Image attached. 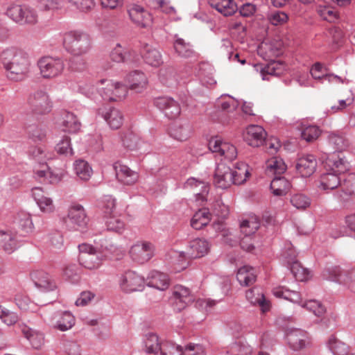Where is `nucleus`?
<instances>
[{
  "instance_id": "obj_12",
  "label": "nucleus",
  "mask_w": 355,
  "mask_h": 355,
  "mask_svg": "<svg viewBox=\"0 0 355 355\" xmlns=\"http://www.w3.org/2000/svg\"><path fill=\"white\" fill-rule=\"evenodd\" d=\"M154 105L169 119L178 118L181 113L180 103L169 96H160L155 98Z\"/></svg>"
},
{
  "instance_id": "obj_40",
  "label": "nucleus",
  "mask_w": 355,
  "mask_h": 355,
  "mask_svg": "<svg viewBox=\"0 0 355 355\" xmlns=\"http://www.w3.org/2000/svg\"><path fill=\"white\" fill-rule=\"evenodd\" d=\"M247 300L254 305H259L263 312L269 309V302L259 288H253L246 291Z\"/></svg>"
},
{
  "instance_id": "obj_61",
  "label": "nucleus",
  "mask_w": 355,
  "mask_h": 355,
  "mask_svg": "<svg viewBox=\"0 0 355 355\" xmlns=\"http://www.w3.org/2000/svg\"><path fill=\"white\" fill-rule=\"evenodd\" d=\"M212 214L220 219H225L229 214V207L220 199L216 200L211 205Z\"/></svg>"
},
{
  "instance_id": "obj_16",
  "label": "nucleus",
  "mask_w": 355,
  "mask_h": 355,
  "mask_svg": "<svg viewBox=\"0 0 355 355\" xmlns=\"http://www.w3.org/2000/svg\"><path fill=\"white\" fill-rule=\"evenodd\" d=\"M98 113L104 119L110 128L113 130H117L123 125V114L117 108L103 107L98 109Z\"/></svg>"
},
{
  "instance_id": "obj_33",
  "label": "nucleus",
  "mask_w": 355,
  "mask_h": 355,
  "mask_svg": "<svg viewBox=\"0 0 355 355\" xmlns=\"http://www.w3.org/2000/svg\"><path fill=\"white\" fill-rule=\"evenodd\" d=\"M185 187L193 189L197 201L202 202L206 200V196L208 193V185L205 182L191 178L187 180Z\"/></svg>"
},
{
  "instance_id": "obj_14",
  "label": "nucleus",
  "mask_w": 355,
  "mask_h": 355,
  "mask_svg": "<svg viewBox=\"0 0 355 355\" xmlns=\"http://www.w3.org/2000/svg\"><path fill=\"white\" fill-rule=\"evenodd\" d=\"M209 148L211 151L223 156L229 160L234 159L237 156V150L232 144L223 142L218 138H212L209 141Z\"/></svg>"
},
{
  "instance_id": "obj_29",
  "label": "nucleus",
  "mask_w": 355,
  "mask_h": 355,
  "mask_svg": "<svg viewBox=\"0 0 355 355\" xmlns=\"http://www.w3.org/2000/svg\"><path fill=\"white\" fill-rule=\"evenodd\" d=\"M16 233L10 228H3L0 230V245L8 254H11L17 248Z\"/></svg>"
},
{
  "instance_id": "obj_43",
  "label": "nucleus",
  "mask_w": 355,
  "mask_h": 355,
  "mask_svg": "<svg viewBox=\"0 0 355 355\" xmlns=\"http://www.w3.org/2000/svg\"><path fill=\"white\" fill-rule=\"evenodd\" d=\"M284 161L278 157H273L266 161V172L268 175H282L286 171Z\"/></svg>"
},
{
  "instance_id": "obj_51",
  "label": "nucleus",
  "mask_w": 355,
  "mask_h": 355,
  "mask_svg": "<svg viewBox=\"0 0 355 355\" xmlns=\"http://www.w3.org/2000/svg\"><path fill=\"white\" fill-rule=\"evenodd\" d=\"M340 189L343 193L340 195V197L343 200L347 196H355V175L349 173L343 178Z\"/></svg>"
},
{
  "instance_id": "obj_9",
  "label": "nucleus",
  "mask_w": 355,
  "mask_h": 355,
  "mask_svg": "<svg viewBox=\"0 0 355 355\" xmlns=\"http://www.w3.org/2000/svg\"><path fill=\"white\" fill-rule=\"evenodd\" d=\"M145 282L144 277L132 270L125 272L119 279L120 288L126 293L141 291L144 288Z\"/></svg>"
},
{
  "instance_id": "obj_57",
  "label": "nucleus",
  "mask_w": 355,
  "mask_h": 355,
  "mask_svg": "<svg viewBox=\"0 0 355 355\" xmlns=\"http://www.w3.org/2000/svg\"><path fill=\"white\" fill-rule=\"evenodd\" d=\"M174 49L179 55L184 58H189L193 53L189 43H186L184 40L181 38H178L175 41Z\"/></svg>"
},
{
  "instance_id": "obj_54",
  "label": "nucleus",
  "mask_w": 355,
  "mask_h": 355,
  "mask_svg": "<svg viewBox=\"0 0 355 355\" xmlns=\"http://www.w3.org/2000/svg\"><path fill=\"white\" fill-rule=\"evenodd\" d=\"M317 12L322 19L329 22H335L338 19V12L334 8L329 6H318Z\"/></svg>"
},
{
  "instance_id": "obj_18",
  "label": "nucleus",
  "mask_w": 355,
  "mask_h": 355,
  "mask_svg": "<svg viewBox=\"0 0 355 355\" xmlns=\"http://www.w3.org/2000/svg\"><path fill=\"white\" fill-rule=\"evenodd\" d=\"M324 168L338 175L345 173L349 169V164L340 153H333L324 162Z\"/></svg>"
},
{
  "instance_id": "obj_5",
  "label": "nucleus",
  "mask_w": 355,
  "mask_h": 355,
  "mask_svg": "<svg viewBox=\"0 0 355 355\" xmlns=\"http://www.w3.org/2000/svg\"><path fill=\"white\" fill-rule=\"evenodd\" d=\"M78 261L80 264L88 270H94L100 267L103 261L101 251L87 243L79 245Z\"/></svg>"
},
{
  "instance_id": "obj_42",
  "label": "nucleus",
  "mask_w": 355,
  "mask_h": 355,
  "mask_svg": "<svg viewBox=\"0 0 355 355\" xmlns=\"http://www.w3.org/2000/svg\"><path fill=\"white\" fill-rule=\"evenodd\" d=\"M343 180L340 175L327 171L320 177V187L324 190H333L340 187Z\"/></svg>"
},
{
  "instance_id": "obj_1",
  "label": "nucleus",
  "mask_w": 355,
  "mask_h": 355,
  "mask_svg": "<svg viewBox=\"0 0 355 355\" xmlns=\"http://www.w3.org/2000/svg\"><path fill=\"white\" fill-rule=\"evenodd\" d=\"M6 77L12 81L25 80L31 69V60L28 54L16 49H7L1 55Z\"/></svg>"
},
{
  "instance_id": "obj_52",
  "label": "nucleus",
  "mask_w": 355,
  "mask_h": 355,
  "mask_svg": "<svg viewBox=\"0 0 355 355\" xmlns=\"http://www.w3.org/2000/svg\"><path fill=\"white\" fill-rule=\"evenodd\" d=\"M74 171L76 175L81 180H88L92 174V169L85 160L78 159L74 163Z\"/></svg>"
},
{
  "instance_id": "obj_22",
  "label": "nucleus",
  "mask_w": 355,
  "mask_h": 355,
  "mask_svg": "<svg viewBox=\"0 0 355 355\" xmlns=\"http://www.w3.org/2000/svg\"><path fill=\"white\" fill-rule=\"evenodd\" d=\"M173 299L175 309L181 311L187 305L194 300L193 296L190 291L181 285H177L174 287L173 291Z\"/></svg>"
},
{
  "instance_id": "obj_4",
  "label": "nucleus",
  "mask_w": 355,
  "mask_h": 355,
  "mask_svg": "<svg viewBox=\"0 0 355 355\" xmlns=\"http://www.w3.org/2000/svg\"><path fill=\"white\" fill-rule=\"evenodd\" d=\"M6 15L15 22L20 24H35L38 15L36 10L28 5L12 4L8 7Z\"/></svg>"
},
{
  "instance_id": "obj_55",
  "label": "nucleus",
  "mask_w": 355,
  "mask_h": 355,
  "mask_svg": "<svg viewBox=\"0 0 355 355\" xmlns=\"http://www.w3.org/2000/svg\"><path fill=\"white\" fill-rule=\"evenodd\" d=\"M183 349L173 342L164 340L158 355H182Z\"/></svg>"
},
{
  "instance_id": "obj_56",
  "label": "nucleus",
  "mask_w": 355,
  "mask_h": 355,
  "mask_svg": "<svg viewBox=\"0 0 355 355\" xmlns=\"http://www.w3.org/2000/svg\"><path fill=\"white\" fill-rule=\"evenodd\" d=\"M259 227V221L256 216L243 220L241 224V232L246 235L254 234Z\"/></svg>"
},
{
  "instance_id": "obj_34",
  "label": "nucleus",
  "mask_w": 355,
  "mask_h": 355,
  "mask_svg": "<svg viewBox=\"0 0 355 355\" xmlns=\"http://www.w3.org/2000/svg\"><path fill=\"white\" fill-rule=\"evenodd\" d=\"M114 168L118 180L123 184L131 185L137 181L138 174L127 166L116 164Z\"/></svg>"
},
{
  "instance_id": "obj_20",
  "label": "nucleus",
  "mask_w": 355,
  "mask_h": 355,
  "mask_svg": "<svg viewBox=\"0 0 355 355\" xmlns=\"http://www.w3.org/2000/svg\"><path fill=\"white\" fill-rule=\"evenodd\" d=\"M128 11L130 18L137 25L141 27H147L150 24L151 15L144 7L132 4L129 6Z\"/></svg>"
},
{
  "instance_id": "obj_30",
  "label": "nucleus",
  "mask_w": 355,
  "mask_h": 355,
  "mask_svg": "<svg viewBox=\"0 0 355 355\" xmlns=\"http://www.w3.org/2000/svg\"><path fill=\"white\" fill-rule=\"evenodd\" d=\"M289 257L288 262L291 264V270L295 279L298 281H306L309 279L310 272L308 269L304 268L301 263L295 260L296 254L294 250L289 249L288 252Z\"/></svg>"
},
{
  "instance_id": "obj_15",
  "label": "nucleus",
  "mask_w": 355,
  "mask_h": 355,
  "mask_svg": "<svg viewBox=\"0 0 355 355\" xmlns=\"http://www.w3.org/2000/svg\"><path fill=\"white\" fill-rule=\"evenodd\" d=\"M286 339L289 347L295 351L303 349L311 344L308 334L302 329L291 330L286 334Z\"/></svg>"
},
{
  "instance_id": "obj_45",
  "label": "nucleus",
  "mask_w": 355,
  "mask_h": 355,
  "mask_svg": "<svg viewBox=\"0 0 355 355\" xmlns=\"http://www.w3.org/2000/svg\"><path fill=\"white\" fill-rule=\"evenodd\" d=\"M211 214L209 209L203 208L195 213L191 220V225L196 230H200L207 225L210 221Z\"/></svg>"
},
{
  "instance_id": "obj_2",
  "label": "nucleus",
  "mask_w": 355,
  "mask_h": 355,
  "mask_svg": "<svg viewBox=\"0 0 355 355\" xmlns=\"http://www.w3.org/2000/svg\"><path fill=\"white\" fill-rule=\"evenodd\" d=\"M63 46L73 56H83L89 51L92 41L88 34L79 31H71L64 33Z\"/></svg>"
},
{
  "instance_id": "obj_37",
  "label": "nucleus",
  "mask_w": 355,
  "mask_h": 355,
  "mask_svg": "<svg viewBox=\"0 0 355 355\" xmlns=\"http://www.w3.org/2000/svg\"><path fill=\"white\" fill-rule=\"evenodd\" d=\"M166 259L175 266V270L181 271L187 266L189 258L186 252L170 250L166 254Z\"/></svg>"
},
{
  "instance_id": "obj_27",
  "label": "nucleus",
  "mask_w": 355,
  "mask_h": 355,
  "mask_svg": "<svg viewBox=\"0 0 355 355\" xmlns=\"http://www.w3.org/2000/svg\"><path fill=\"white\" fill-rule=\"evenodd\" d=\"M126 81L131 90L141 92L147 87L148 81L145 73L141 71H131L126 76Z\"/></svg>"
},
{
  "instance_id": "obj_38",
  "label": "nucleus",
  "mask_w": 355,
  "mask_h": 355,
  "mask_svg": "<svg viewBox=\"0 0 355 355\" xmlns=\"http://www.w3.org/2000/svg\"><path fill=\"white\" fill-rule=\"evenodd\" d=\"M209 4L225 17L232 15L238 9L234 0H209Z\"/></svg>"
},
{
  "instance_id": "obj_6",
  "label": "nucleus",
  "mask_w": 355,
  "mask_h": 355,
  "mask_svg": "<svg viewBox=\"0 0 355 355\" xmlns=\"http://www.w3.org/2000/svg\"><path fill=\"white\" fill-rule=\"evenodd\" d=\"M37 66L40 74L44 78H55L62 74L64 69V63L62 59L49 56L40 58Z\"/></svg>"
},
{
  "instance_id": "obj_28",
  "label": "nucleus",
  "mask_w": 355,
  "mask_h": 355,
  "mask_svg": "<svg viewBox=\"0 0 355 355\" xmlns=\"http://www.w3.org/2000/svg\"><path fill=\"white\" fill-rule=\"evenodd\" d=\"M164 341L155 333L146 334L143 337L142 349L148 354L158 355Z\"/></svg>"
},
{
  "instance_id": "obj_13",
  "label": "nucleus",
  "mask_w": 355,
  "mask_h": 355,
  "mask_svg": "<svg viewBox=\"0 0 355 355\" xmlns=\"http://www.w3.org/2000/svg\"><path fill=\"white\" fill-rule=\"evenodd\" d=\"M35 178L40 182L56 184L64 176L63 170L51 171L45 164H41L34 169Z\"/></svg>"
},
{
  "instance_id": "obj_21",
  "label": "nucleus",
  "mask_w": 355,
  "mask_h": 355,
  "mask_svg": "<svg viewBox=\"0 0 355 355\" xmlns=\"http://www.w3.org/2000/svg\"><path fill=\"white\" fill-rule=\"evenodd\" d=\"M317 167V160L313 155H306L297 159L295 169L303 178L310 177L314 173Z\"/></svg>"
},
{
  "instance_id": "obj_26",
  "label": "nucleus",
  "mask_w": 355,
  "mask_h": 355,
  "mask_svg": "<svg viewBox=\"0 0 355 355\" xmlns=\"http://www.w3.org/2000/svg\"><path fill=\"white\" fill-rule=\"evenodd\" d=\"M257 70H260V74L263 80H269L271 76L282 75L286 70V65L281 61L273 60L268 64L262 66H257Z\"/></svg>"
},
{
  "instance_id": "obj_36",
  "label": "nucleus",
  "mask_w": 355,
  "mask_h": 355,
  "mask_svg": "<svg viewBox=\"0 0 355 355\" xmlns=\"http://www.w3.org/2000/svg\"><path fill=\"white\" fill-rule=\"evenodd\" d=\"M147 285L160 291L167 289L170 284L168 276L159 271L151 272L147 278Z\"/></svg>"
},
{
  "instance_id": "obj_32",
  "label": "nucleus",
  "mask_w": 355,
  "mask_h": 355,
  "mask_svg": "<svg viewBox=\"0 0 355 355\" xmlns=\"http://www.w3.org/2000/svg\"><path fill=\"white\" fill-rule=\"evenodd\" d=\"M114 209V200H112L108 202V205L105 211L106 214L110 215L106 220V225L108 230L121 232L124 229L125 224L119 216L113 214Z\"/></svg>"
},
{
  "instance_id": "obj_11",
  "label": "nucleus",
  "mask_w": 355,
  "mask_h": 355,
  "mask_svg": "<svg viewBox=\"0 0 355 355\" xmlns=\"http://www.w3.org/2000/svg\"><path fill=\"white\" fill-rule=\"evenodd\" d=\"M155 247L148 241H138L130 250V255L133 261L144 263L148 261L153 256Z\"/></svg>"
},
{
  "instance_id": "obj_23",
  "label": "nucleus",
  "mask_w": 355,
  "mask_h": 355,
  "mask_svg": "<svg viewBox=\"0 0 355 355\" xmlns=\"http://www.w3.org/2000/svg\"><path fill=\"white\" fill-rule=\"evenodd\" d=\"M266 136V131L261 126L252 125L246 128L244 139L248 145L258 147L263 143Z\"/></svg>"
},
{
  "instance_id": "obj_47",
  "label": "nucleus",
  "mask_w": 355,
  "mask_h": 355,
  "mask_svg": "<svg viewBox=\"0 0 355 355\" xmlns=\"http://www.w3.org/2000/svg\"><path fill=\"white\" fill-rule=\"evenodd\" d=\"M63 130L69 132H76L80 129L81 124L76 116L69 112H65L62 116Z\"/></svg>"
},
{
  "instance_id": "obj_25",
  "label": "nucleus",
  "mask_w": 355,
  "mask_h": 355,
  "mask_svg": "<svg viewBox=\"0 0 355 355\" xmlns=\"http://www.w3.org/2000/svg\"><path fill=\"white\" fill-rule=\"evenodd\" d=\"M209 250V244L203 239L191 241L187 248L186 254L189 259H196L205 256Z\"/></svg>"
},
{
  "instance_id": "obj_41",
  "label": "nucleus",
  "mask_w": 355,
  "mask_h": 355,
  "mask_svg": "<svg viewBox=\"0 0 355 355\" xmlns=\"http://www.w3.org/2000/svg\"><path fill=\"white\" fill-rule=\"evenodd\" d=\"M310 73L312 78L317 80L336 82L339 79L338 76L328 73L326 67L320 62H316L312 65Z\"/></svg>"
},
{
  "instance_id": "obj_19",
  "label": "nucleus",
  "mask_w": 355,
  "mask_h": 355,
  "mask_svg": "<svg viewBox=\"0 0 355 355\" xmlns=\"http://www.w3.org/2000/svg\"><path fill=\"white\" fill-rule=\"evenodd\" d=\"M214 182L217 187L226 189L234 182L232 169L225 164H218L214 173Z\"/></svg>"
},
{
  "instance_id": "obj_35",
  "label": "nucleus",
  "mask_w": 355,
  "mask_h": 355,
  "mask_svg": "<svg viewBox=\"0 0 355 355\" xmlns=\"http://www.w3.org/2000/svg\"><path fill=\"white\" fill-rule=\"evenodd\" d=\"M110 58L115 62H136L138 60V55L133 50L125 51L120 44H116L110 53Z\"/></svg>"
},
{
  "instance_id": "obj_10",
  "label": "nucleus",
  "mask_w": 355,
  "mask_h": 355,
  "mask_svg": "<svg viewBox=\"0 0 355 355\" xmlns=\"http://www.w3.org/2000/svg\"><path fill=\"white\" fill-rule=\"evenodd\" d=\"M27 103L31 111L37 114H47L51 110V103L49 95L41 90L30 95Z\"/></svg>"
},
{
  "instance_id": "obj_44",
  "label": "nucleus",
  "mask_w": 355,
  "mask_h": 355,
  "mask_svg": "<svg viewBox=\"0 0 355 355\" xmlns=\"http://www.w3.org/2000/svg\"><path fill=\"white\" fill-rule=\"evenodd\" d=\"M272 293L273 295L278 298H284L301 306L304 302L299 293L284 287L275 288L273 289Z\"/></svg>"
},
{
  "instance_id": "obj_3",
  "label": "nucleus",
  "mask_w": 355,
  "mask_h": 355,
  "mask_svg": "<svg viewBox=\"0 0 355 355\" xmlns=\"http://www.w3.org/2000/svg\"><path fill=\"white\" fill-rule=\"evenodd\" d=\"M323 276L355 293V266L345 268L332 266L324 272Z\"/></svg>"
},
{
  "instance_id": "obj_63",
  "label": "nucleus",
  "mask_w": 355,
  "mask_h": 355,
  "mask_svg": "<svg viewBox=\"0 0 355 355\" xmlns=\"http://www.w3.org/2000/svg\"><path fill=\"white\" fill-rule=\"evenodd\" d=\"M302 306L312 312L316 316H321L325 312L324 306L318 301L309 300L302 304Z\"/></svg>"
},
{
  "instance_id": "obj_58",
  "label": "nucleus",
  "mask_w": 355,
  "mask_h": 355,
  "mask_svg": "<svg viewBox=\"0 0 355 355\" xmlns=\"http://www.w3.org/2000/svg\"><path fill=\"white\" fill-rule=\"evenodd\" d=\"M159 79L160 82L165 85H171L175 80V73L173 68H162L159 71Z\"/></svg>"
},
{
  "instance_id": "obj_49",
  "label": "nucleus",
  "mask_w": 355,
  "mask_h": 355,
  "mask_svg": "<svg viewBox=\"0 0 355 355\" xmlns=\"http://www.w3.org/2000/svg\"><path fill=\"white\" fill-rule=\"evenodd\" d=\"M290 186V182L284 177H276L270 183V189L275 196H282L288 192Z\"/></svg>"
},
{
  "instance_id": "obj_17",
  "label": "nucleus",
  "mask_w": 355,
  "mask_h": 355,
  "mask_svg": "<svg viewBox=\"0 0 355 355\" xmlns=\"http://www.w3.org/2000/svg\"><path fill=\"white\" fill-rule=\"evenodd\" d=\"M31 278L35 286L43 291H51L57 288L54 279L44 270H35L32 271Z\"/></svg>"
},
{
  "instance_id": "obj_31",
  "label": "nucleus",
  "mask_w": 355,
  "mask_h": 355,
  "mask_svg": "<svg viewBox=\"0 0 355 355\" xmlns=\"http://www.w3.org/2000/svg\"><path fill=\"white\" fill-rule=\"evenodd\" d=\"M32 194L42 212L51 213L54 211L55 206L52 199L40 187L33 189Z\"/></svg>"
},
{
  "instance_id": "obj_50",
  "label": "nucleus",
  "mask_w": 355,
  "mask_h": 355,
  "mask_svg": "<svg viewBox=\"0 0 355 355\" xmlns=\"http://www.w3.org/2000/svg\"><path fill=\"white\" fill-rule=\"evenodd\" d=\"M22 332L35 349H40L44 345V337L43 334L27 327H24Z\"/></svg>"
},
{
  "instance_id": "obj_46",
  "label": "nucleus",
  "mask_w": 355,
  "mask_h": 355,
  "mask_svg": "<svg viewBox=\"0 0 355 355\" xmlns=\"http://www.w3.org/2000/svg\"><path fill=\"white\" fill-rule=\"evenodd\" d=\"M232 171L234 184L239 185L244 183L250 175L249 166L244 162L237 163Z\"/></svg>"
},
{
  "instance_id": "obj_64",
  "label": "nucleus",
  "mask_w": 355,
  "mask_h": 355,
  "mask_svg": "<svg viewBox=\"0 0 355 355\" xmlns=\"http://www.w3.org/2000/svg\"><path fill=\"white\" fill-rule=\"evenodd\" d=\"M70 138L64 136L63 138L56 144L55 150L58 153L65 155H72L73 150L71 146Z\"/></svg>"
},
{
  "instance_id": "obj_7",
  "label": "nucleus",
  "mask_w": 355,
  "mask_h": 355,
  "mask_svg": "<svg viewBox=\"0 0 355 355\" xmlns=\"http://www.w3.org/2000/svg\"><path fill=\"white\" fill-rule=\"evenodd\" d=\"M89 219L86 215L84 207L74 203L68 210L66 223L71 228L78 231H83L87 226Z\"/></svg>"
},
{
  "instance_id": "obj_8",
  "label": "nucleus",
  "mask_w": 355,
  "mask_h": 355,
  "mask_svg": "<svg viewBox=\"0 0 355 355\" xmlns=\"http://www.w3.org/2000/svg\"><path fill=\"white\" fill-rule=\"evenodd\" d=\"M101 83L104 85L101 87V95L105 100L119 101L123 99L128 94L127 87L119 82L102 80Z\"/></svg>"
},
{
  "instance_id": "obj_53",
  "label": "nucleus",
  "mask_w": 355,
  "mask_h": 355,
  "mask_svg": "<svg viewBox=\"0 0 355 355\" xmlns=\"http://www.w3.org/2000/svg\"><path fill=\"white\" fill-rule=\"evenodd\" d=\"M327 345L334 355H344L347 349L346 344L334 335L329 336Z\"/></svg>"
},
{
  "instance_id": "obj_48",
  "label": "nucleus",
  "mask_w": 355,
  "mask_h": 355,
  "mask_svg": "<svg viewBox=\"0 0 355 355\" xmlns=\"http://www.w3.org/2000/svg\"><path fill=\"white\" fill-rule=\"evenodd\" d=\"M236 277L241 285L249 286L253 284L256 280L254 269L252 267L245 266L239 269Z\"/></svg>"
},
{
  "instance_id": "obj_59",
  "label": "nucleus",
  "mask_w": 355,
  "mask_h": 355,
  "mask_svg": "<svg viewBox=\"0 0 355 355\" xmlns=\"http://www.w3.org/2000/svg\"><path fill=\"white\" fill-rule=\"evenodd\" d=\"M291 203L300 210H304L311 205V200L305 195L297 193L291 198Z\"/></svg>"
},
{
  "instance_id": "obj_60",
  "label": "nucleus",
  "mask_w": 355,
  "mask_h": 355,
  "mask_svg": "<svg viewBox=\"0 0 355 355\" xmlns=\"http://www.w3.org/2000/svg\"><path fill=\"white\" fill-rule=\"evenodd\" d=\"M121 141L123 143V145L130 149V150H135L139 146V139L137 135L133 134L131 132H126L123 134H121Z\"/></svg>"
},
{
  "instance_id": "obj_62",
  "label": "nucleus",
  "mask_w": 355,
  "mask_h": 355,
  "mask_svg": "<svg viewBox=\"0 0 355 355\" xmlns=\"http://www.w3.org/2000/svg\"><path fill=\"white\" fill-rule=\"evenodd\" d=\"M75 324L74 317L69 312L63 313L60 320L55 327L56 329L64 331L71 329Z\"/></svg>"
},
{
  "instance_id": "obj_39",
  "label": "nucleus",
  "mask_w": 355,
  "mask_h": 355,
  "mask_svg": "<svg viewBox=\"0 0 355 355\" xmlns=\"http://www.w3.org/2000/svg\"><path fill=\"white\" fill-rule=\"evenodd\" d=\"M141 54L145 62L152 67H157L163 63L160 52L151 46L146 44Z\"/></svg>"
},
{
  "instance_id": "obj_24",
  "label": "nucleus",
  "mask_w": 355,
  "mask_h": 355,
  "mask_svg": "<svg viewBox=\"0 0 355 355\" xmlns=\"http://www.w3.org/2000/svg\"><path fill=\"white\" fill-rule=\"evenodd\" d=\"M192 130L190 124L186 121L173 123L168 128L169 135L175 140L183 141L191 135Z\"/></svg>"
}]
</instances>
